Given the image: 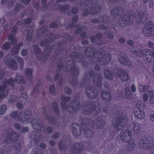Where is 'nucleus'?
I'll return each mask as SVG.
<instances>
[{"instance_id": "obj_1", "label": "nucleus", "mask_w": 154, "mask_h": 154, "mask_svg": "<svg viewBox=\"0 0 154 154\" xmlns=\"http://www.w3.org/2000/svg\"><path fill=\"white\" fill-rule=\"evenodd\" d=\"M132 134L127 131L123 130L120 134V137L122 140L125 142H128L129 148H133L135 146V143L131 138Z\"/></svg>"}, {"instance_id": "obj_2", "label": "nucleus", "mask_w": 154, "mask_h": 154, "mask_svg": "<svg viewBox=\"0 0 154 154\" xmlns=\"http://www.w3.org/2000/svg\"><path fill=\"white\" fill-rule=\"evenodd\" d=\"M143 34L146 36L154 35V24L151 21L147 22L143 29Z\"/></svg>"}, {"instance_id": "obj_3", "label": "nucleus", "mask_w": 154, "mask_h": 154, "mask_svg": "<svg viewBox=\"0 0 154 154\" xmlns=\"http://www.w3.org/2000/svg\"><path fill=\"white\" fill-rule=\"evenodd\" d=\"M10 55H8L5 59V63L10 67L15 70L17 69V65L14 60L10 58Z\"/></svg>"}, {"instance_id": "obj_4", "label": "nucleus", "mask_w": 154, "mask_h": 154, "mask_svg": "<svg viewBox=\"0 0 154 154\" xmlns=\"http://www.w3.org/2000/svg\"><path fill=\"white\" fill-rule=\"evenodd\" d=\"M140 106V104L136 106V107L134 109V114L137 118L142 119L144 117L145 114L143 111L140 109L139 107Z\"/></svg>"}, {"instance_id": "obj_5", "label": "nucleus", "mask_w": 154, "mask_h": 154, "mask_svg": "<svg viewBox=\"0 0 154 154\" xmlns=\"http://www.w3.org/2000/svg\"><path fill=\"white\" fill-rule=\"evenodd\" d=\"M22 45L21 44H20L18 45L15 49H14L13 50V55L12 56V58H15L16 60L19 61V63L21 65H22L23 63V61L16 54L18 53V51L19 49V47Z\"/></svg>"}, {"instance_id": "obj_6", "label": "nucleus", "mask_w": 154, "mask_h": 154, "mask_svg": "<svg viewBox=\"0 0 154 154\" xmlns=\"http://www.w3.org/2000/svg\"><path fill=\"white\" fill-rule=\"evenodd\" d=\"M154 94L153 92L149 91L146 93L143 97V100L145 102L147 101L148 99L150 97L149 101L150 103L153 102L152 100L153 99Z\"/></svg>"}, {"instance_id": "obj_7", "label": "nucleus", "mask_w": 154, "mask_h": 154, "mask_svg": "<svg viewBox=\"0 0 154 154\" xmlns=\"http://www.w3.org/2000/svg\"><path fill=\"white\" fill-rule=\"evenodd\" d=\"M145 57L146 60L148 61H152V60L154 61V52L150 50H147L146 51Z\"/></svg>"}, {"instance_id": "obj_8", "label": "nucleus", "mask_w": 154, "mask_h": 154, "mask_svg": "<svg viewBox=\"0 0 154 154\" xmlns=\"http://www.w3.org/2000/svg\"><path fill=\"white\" fill-rule=\"evenodd\" d=\"M73 105H74V107H70L68 108L69 109H71L72 110L70 111V112H75V111H76L80 107L79 104V102L78 101L76 102L75 103H73Z\"/></svg>"}, {"instance_id": "obj_9", "label": "nucleus", "mask_w": 154, "mask_h": 154, "mask_svg": "<svg viewBox=\"0 0 154 154\" xmlns=\"http://www.w3.org/2000/svg\"><path fill=\"white\" fill-rule=\"evenodd\" d=\"M121 76H119L121 79L124 81L127 80L128 78V76L127 73L126 72H121Z\"/></svg>"}, {"instance_id": "obj_10", "label": "nucleus", "mask_w": 154, "mask_h": 154, "mask_svg": "<svg viewBox=\"0 0 154 154\" xmlns=\"http://www.w3.org/2000/svg\"><path fill=\"white\" fill-rule=\"evenodd\" d=\"M122 121V119L119 120V122H114L112 123V125L115 129L117 130H119L121 128V126L120 123Z\"/></svg>"}, {"instance_id": "obj_11", "label": "nucleus", "mask_w": 154, "mask_h": 154, "mask_svg": "<svg viewBox=\"0 0 154 154\" xmlns=\"http://www.w3.org/2000/svg\"><path fill=\"white\" fill-rule=\"evenodd\" d=\"M119 61L123 64H125L127 65H130L131 64V62L128 60H126V59L123 57L122 58H119Z\"/></svg>"}, {"instance_id": "obj_12", "label": "nucleus", "mask_w": 154, "mask_h": 154, "mask_svg": "<svg viewBox=\"0 0 154 154\" xmlns=\"http://www.w3.org/2000/svg\"><path fill=\"white\" fill-rule=\"evenodd\" d=\"M6 87H5V88ZM5 89V87L1 88L0 86V98H5L7 94V92H5L4 90Z\"/></svg>"}, {"instance_id": "obj_13", "label": "nucleus", "mask_w": 154, "mask_h": 154, "mask_svg": "<svg viewBox=\"0 0 154 154\" xmlns=\"http://www.w3.org/2000/svg\"><path fill=\"white\" fill-rule=\"evenodd\" d=\"M148 87L147 86H143L139 85L138 88L140 92H144L146 91L148 89Z\"/></svg>"}, {"instance_id": "obj_14", "label": "nucleus", "mask_w": 154, "mask_h": 154, "mask_svg": "<svg viewBox=\"0 0 154 154\" xmlns=\"http://www.w3.org/2000/svg\"><path fill=\"white\" fill-rule=\"evenodd\" d=\"M104 75L106 78L110 79L112 78V74L109 71H105L104 72Z\"/></svg>"}, {"instance_id": "obj_15", "label": "nucleus", "mask_w": 154, "mask_h": 154, "mask_svg": "<svg viewBox=\"0 0 154 154\" xmlns=\"http://www.w3.org/2000/svg\"><path fill=\"white\" fill-rule=\"evenodd\" d=\"M8 39L10 40L13 44L17 42L16 39L14 38L13 35H11L9 36Z\"/></svg>"}, {"instance_id": "obj_16", "label": "nucleus", "mask_w": 154, "mask_h": 154, "mask_svg": "<svg viewBox=\"0 0 154 154\" xmlns=\"http://www.w3.org/2000/svg\"><path fill=\"white\" fill-rule=\"evenodd\" d=\"M139 129V125L137 123H134V130L137 133L138 132V131Z\"/></svg>"}, {"instance_id": "obj_17", "label": "nucleus", "mask_w": 154, "mask_h": 154, "mask_svg": "<svg viewBox=\"0 0 154 154\" xmlns=\"http://www.w3.org/2000/svg\"><path fill=\"white\" fill-rule=\"evenodd\" d=\"M121 23L124 24L125 26L129 25L130 24V23L129 22L128 19V18L127 20H122V21H121Z\"/></svg>"}, {"instance_id": "obj_18", "label": "nucleus", "mask_w": 154, "mask_h": 154, "mask_svg": "<svg viewBox=\"0 0 154 154\" xmlns=\"http://www.w3.org/2000/svg\"><path fill=\"white\" fill-rule=\"evenodd\" d=\"M133 52L134 53L136 54L137 56H139L140 57H142L143 56V55L142 54V52L140 51H139V50H138L137 51L135 50L133 51Z\"/></svg>"}, {"instance_id": "obj_19", "label": "nucleus", "mask_w": 154, "mask_h": 154, "mask_svg": "<svg viewBox=\"0 0 154 154\" xmlns=\"http://www.w3.org/2000/svg\"><path fill=\"white\" fill-rule=\"evenodd\" d=\"M22 79V77L21 76H17L15 79L16 82L18 83L22 82L21 80Z\"/></svg>"}, {"instance_id": "obj_20", "label": "nucleus", "mask_w": 154, "mask_h": 154, "mask_svg": "<svg viewBox=\"0 0 154 154\" xmlns=\"http://www.w3.org/2000/svg\"><path fill=\"white\" fill-rule=\"evenodd\" d=\"M6 109V107L5 106H2L1 107V114H3Z\"/></svg>"}, {"instance_id": "obj_21", "label": "nucleus", "mask_w": 154, "mask_h": 154, "mask_svg": "<svg viewBox=\"0 0 154 154\" xmlns=\"http://www.w3.org/2000/svg\"><path fill=\"white\" fill-rule=\"evenodd\" d=\"M10 47V44L8 42H6L4 44L2 47L4 49H7L9 48Z\"/></svg>"}, {"instance_id": "obj_22", "label": "nucleus", "mask_w": 154, "mask_h": 154, "mask_svg": "<svg viewBox=\"0 0 154 154\" xmlns=\"http://www.w3.org/2000/svg\"><path fill=\"white\" fill-rule=\"evenodd\" d=\"M131 96L130 92L129 91H125V98L128 99L130 98Z\"/></svg>"}, {"instance_id": "obj_23", "label": "nucleus", "mask_w": 154, "mask_h": 154, "mask_svg": "<svg viewBox=\"0 0 154 154\" xmlns=\"http://www.w3.org/2000/svg\"><path fill=\"white\" fill-rule=\"evenodd\" d=\"M14 83V81L13 79H10L8 81V82H6L5 83H4L3 84L5 85V84H10L11 85H13V83Z\"/></svg>"}, {"instance_id": "obj_24", "label": "nucleus", "mask_w": 154, "mask_h": 154, "mask_svg": "<svg viewBox=\"0 0 154 154\" xmlns=\"http://www.w3.org/2000/svg\"><path fill=\"white\" fill-rule=\"evenodd\" d=\"M61 99L64 102H67L69 100V97H65L64 96H62L61 97Z\"/></svg>"}, {"instance_id": "obj_25", "label": "nucleus", "mask_w": 154, "mask_h": 154, "mask_svg": "<svg viewBox=\"0 0 154 154\" xmlns=\"http://www.w3.org/2000/svg\"><path fill=\"white\" fill-rule=\"evenodd\" d=\"M55 88L54 85H52L50 87L49 91L50 93L53 92L55 91Z\"/></svg>"}, {"instance_id": "obj_26", "label": "nucleus", "mask_w": 154, "mask_h": 154, "mask_svg": "<svg viewBox=\"0 0 154 154\" xmlns=\"http://www.w3.org/2000/svg\"><path fill=\"white\" fill-rule=\"evenodd\" d=\"M86 135L87 137H91L93 135L92 132L91 131L89 130L87 133Z\"/></svg>"}, {"instance_id": "obj_27", "label": "nucleus", "mask_w": 154, "mask_h": 154, "mask_svg": "<svg viewBox=\"0 0 154 154\" xmlns=\"http://www.w3.org/2000/svg\"><path fill=\"white\" fill-rule=\"evenodd\" d=\"M65 91L66 93L69 94L70 93L71 90L69 88H65Z\"/></svg>"}, {"instance_id": "obj_28", "label": "nucleus", "mask_w": 154, "mask_h": 154, "mask_svg": "<svg viewBox=\"0 0 154 154\" xmlns=\"http://www.w3.org/2000/svg\"><path fill=\"white\" fill-rule=\"evenodd\" d=\"M32 72L31 70L30 69H27L26 71V74L29 75H31Z\"/></svg>"}, {"instance_id": "obj_29", "label": "nucleus", "mask_w": 154, "mask_h": 154, "mask_svg": "<svg viewBox=\"0 0 154 154\" xmlns=\"http://www.w3.org/2000/svg\"><path fill=\"white\" fill-rule=\"evenodd\" d=\"M27 54V51L26 50H24L22 51L21 52V54L22 55L24 56Z\"/></svg>"}, {"instance_id": "obj_30", "label": "nucleus", "mask_w": 154, "mask_h": 154, "mask_svg": "<svg viewBox=\"0 0 154 154\" xmlns=\"http://www.w3.org/2000/svg\"><path fill=\"white\" fill-rule=\"evenodd\" d=\"M26 118L24 117L23 118V119H19V120L22 122L23 123H25L27 122V121L26 120Z\"/></svg>"}, {"instance_id": "obj_31", "label": "nucleus", "mask_w": 154, "mask_h": 154, "mask_svg": "<svg viewBox=\"0 0 154 154\" xmlns=\"http://www.w3.org/2000/svg\"><path fill=\"white\" fill-rule=\"evenodd\" d=\"M21 2L24 4H28L29 3L28 0H21Z\"/></svg>"}, {"instance_id": "obj_32", "label": "nucleus", "mask_w": 154, "mask_h": 154, "mask_svg": "<svg viewBox=\"0 0 154 154\" xmlns=\"http://www.w3.org/2000/svg\"><path fill=\"white\" fill-rule=\"evenodd\" d=\"M131 90L132 92H134L136 91L135 87L134 85L131 86Z\"/></svg>"}, {"instance_id": "obj_33", "label": "nucleus", "mask_w": 154, "mask_h": 154, "mask_svg": "<svg viewBox=\"0 0 154 154\" xmlns=\"http://www.w3.org/2000/svg\"><path fill=\"white\" fill-rule=\"evenodd\" d=\"M17 115V113L16 112H13L11 114L12 116L14 118H16V116Z\"/></svg>"}, {"instance_id": "obj_34", "label": "nucleus", "mask_w": 154, "mask_h": 154, "mask_svg": "<svg viewBox=\"0 0 154 154\" xmlns=\"http://www.w3.org/2000/svg\"><path fill=\"white\" fill-rule=\"evenodd\" d=\"M4 21L5 20L3 19L0 20V26H2L4 23Z\"/></svg>"}, {"instance_id": "obj_35", "label": "nucleus", "mask_w": 154, "mask_h": 154, "mask_svg": "<svg viewBox=\"0 0 154 154\" xmlns=\"http://www.w3.org/2000/svg\"><path fill=\"white\" fill-rule=\"evenodd\" d=\"M17 106L19 109H21L22 107V105L21 104L18 103L17 105Z\"/></svg>"}, {"instance_id": "obj_36", "label": "nucleus", "mask_w": 154, "mask_h": 154, "mask_svg": "<svg viewBox=\"0 0 154 154\" xmlns=\"http://www.w3.org/2000/svg\"><path fill=\"white\" fill-rule=\"evenodd\" d=\"M128 43L129 45H132L133 43L131 40H130L128 41Z\"/></svg>"}, {"instance_id": "obj_37", "label": "nucleus", "mask_w": 154, "mask_h": 154, "mask_svg": "<svg viewBox=\"0 0 154 154\" xmlns=\"http://www.w3.org/2000/svg\"><path fill=\"white\" fill-rule=\"evenodd\" d=\"M150 119L152 121L154 120V114L151 115L150 116Z\"/></svg>"}, {"instance_id": "obj_38", "label": "nucleus", "mask_w": 154, "mask_h": 154, "mask_svg": "<svg viewBox=\"0 0 154 154\" xmlns=\"http://www.w3.org/2000/svg\"><path fill=\"white\" fill-rule=\"evenodd\" d=\"M6 2V0H2L1 1V3L2 5H4L5 4Z\"/></svg>"}, {"instance_id": "obj_39", "label": "nucleus", "mask_w": 154, "mask_h": 154, "mask_svg": "<svg viewBox=\"0 0 154 154\" xmlns=\"http://www.w3.org/2000/svg\"><path fill=\"white\" fill-rule=\"evenodd\" d=\"M153 44L151 42H149L148 43V45L151 48H152V46H153Z\"/></svg>"}, {"instance_id": "obj_40", "label": "nucleus", "mask_w": 154, "mask_h": 154, "mask_svg": "<svg viewBox=\"0 0 154 154\" xmlns=\"http://www.w3.org/2000/svg\"><path fill=\"white\" fill-rule=\"evenodd\" d=\"M119 41L120 42L123 43L124 42L125 40L123 38H122L121 39H119Z\"/></svg>"}, {"instance_id": "obj_41", "label": "nucleus", "mask_w": 154, "mask_h": 154, "mask_svg": "<svg viewBox=\"0 0 154 154\" xmlns=\"http://www.w3.org/2000/svg\"><path fill=\"white\" fill-rule=\"evenodd\" d=\"M8 25H5L3 27L4 29H6L8 27Z\"/></svg>"}, {"instance_id": "obj_42", "label": "nucleus", "mask_w": 154, "mask_h": 154, "mask_svg": "<svg viewBox=\"0 0 154 154\" xmlns=\"http://www.w3.org/2000/svg\"><path fill=\"white\" fill-rule=\"evenodd\" d=\"M24 96H23V97L25 99H26L27 97V95L26 94H24Z\"/></svg>"}, {"instance_id": "obj_43", "label": "nucleus", "mask_w": 154, "mask_h": 154, "mask_svg": "<svg viewBox=\"0 0 154 154\" xmlns=\"http://www.w3.org/2000/svg\"><path fill=\"white\" fill-rule=\"evenodd\" d=\"M50 143L51 145H53L55 144V143L54 141H52L50 142Z\"/></svg>"}, {"instance_id": "obj_44", "label": "nucleus", "mask_w": 154, "mask_h": 154, "mask_svg": "<svg viewBox=\"0 0 154 154\" xmlns=\"http://www.w3.org/2000/svg\"><path fill=\"white\" fill-rule=\"evenodd\" d=\"M17 126H16V125H15V127H16L17 128V129H19V127H20V125H18V124H17Z\"/></svg>"}, {"instance_id": "obj_45", "label": "nucleus", "mask_w": 154, "mask_h": 154, "mask_svg": "<svg viewBox=\"0 0 154 154\" xmlns=\"http://www.w3.org/2000/svg\"><path fill=\"white\" fill-rule=\"evenodd\" d=\"M3 55V53L2 51H0V58Z\"/></svg>"}, {"instance_id": "obj_46", "label": "nucleus", "mask_w": 154, "mask_h": 154, "mask_svg": "<svg viewBox=\"0 0 154 154\" xmlns=\"http://www.w3.org/2000/svg\"><path fill=\"white\" fill-rule=\"evenodd\" d=\"M10 102H14V100H12L11 99V98L10 100Z\"/></svg>"}, {"instance_id": "obj_47", "label": "nucleus", "mask_w": 154, "mask_h": 154, "mask_svg": "<svg viewBox=\"0 0 154 154\" xmlns=\"http://www.w3.org/2000/svg\"><path fill=\"white\" fill-rule=\"evenodd\" d=\"M41 146V147L42 148H45V145H43V146Z\"/></svg>"}, {"instance_id": "obj_48", "label": "nucleus", "mask_w": 154, "mask_h": 154, "mask_svg": "<svg viewBox=\"0 0 154 154\" xmlns=\"http://www.w3.org/2000/svg\"><path fill=\"white\" fill-rule=\"evenodd\" d=\"M143 0L144 2H146L148 1V0Z\"/></svg>"}, {"instance_id": "obj_49", "label": "nucleus", "mask_w": 154, "mask_h": 154, "mask_svg": "<svg viewBox=\"0 0 154 154\" xmlns=\"http://www.w3.org/2000/svg\"><path fill=\"white\" fill-rule=\"evenodd\" d=\"M12 98L14 99H15L16 98V97L15 96H13L12 97Z\"/></svg>"}, {"instance_id": "obj_50", "label": "nucleus", "mask_w": 154, "mask_h": 154, "mask_svg": "<svg viewBox=\"0 0 154 154\" xmlns=\"http://www.w3.org/2000/svg\"><path fill=\"white\" fill-rule=\"evenodd\" d=\"M25 128L26 129V131H28V128Z\"/></svg>"}, {"instance_id": "obj_51", "label": "nucleus", "mask_w": 154, "mask_h": 154, "mask_svg": "<svg viewBox=\"0 0 154 154\" xmlns=\"http://www.w3.org/2000/svg\"><path fill=\"white\" fill-rule=\"evenodd\" d=\"M117 0H112V1L113 2H115Z\"/></svg>"}, {"instance_id": "obj_52", "label": "nucleus", "mask_w": 154, "mask_h": 154, "mask_svg": "<svg viewBox=\"0 0 154 154\" xmlns=\"http://www.w3.org/2000/svg\"><path fill=\"white\" fill-rule=\"evenodd\" d=\"M113 38V35H111V38Z\"/></svg>"}, {"instance_id": "obj_53", "label": "nucleus", "mask_w": 154, "mask_h": 154, "mask_svg": "<svg viewBox=\"0 0 154 154\" xmlns=\"http://www.w3.org/2000/svg\"><path fill=\"white\" fill-rule=\"evenodd\" d=\"M103 97L104 98L105 97H104V95H103Z\"/></svg>"}, {"instance_id": "obj_54", "label": "nucleus", "mask_w": 154, "mask_h": 154, "mask_svg": "<svg viewBox=\"0 0 154 154\" xmlns=\"http://www.w3.org/2000/svg\"><path fill=\"white\" fill-rule=\"evenodd\" d=\"M33 152H32V153H31V154H33Z\"/></svg>"}, {"instance_id": "obj_55", "label": "nucleus", "mask_w": 154, "mask_h": 154, "mask_svg": "<svg viewBox=\"0 0 154 154\" xmlns=\"http://www.w3.org/2000/svg\"><path fill=\"white\" fill-rule=\"evenodd\" d=\"M48 131V132H49V133H50V132H51V131Z\"/></svg>"}, {"instance_id": "obj_56", "label": "nucleus", "mask_w": 154, "mask_h": 154, "mask_svg": "<svg viewBox=\"0 0 154 154\" xmlns=\"http://www.w3.org/2000/svg\"><path fill=\"white\" fill-rule=\"evenodd\" d=\"M91 41H92V42L93 41L92 40V39H91Z\"/></svg>"}, {"instance_id": "obj_57", "label": "nucleus", "mask_w": 154, "mask_h": 154, "mask_svg": "<svg viewBox=\"0 0 154 154\" xmlns=\"http://www.w3.org/2000/svg\"><path fill=\"white\" fill-rule=\"evenodd\" d=\"M102 60L103 61V60L104 59H102Z\"/></svg>"}]
</instances>
